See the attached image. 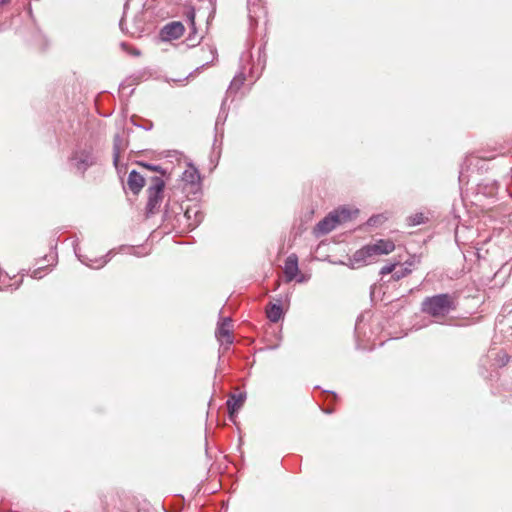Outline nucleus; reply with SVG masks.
<instances>
[{"label":"nucleus","instance_id":"nucleus-3","mask_svg":"<svg viewBox=\"0 0 512 512\" xmlns=\"http://www.w3.org/2000/svg\"><path fill=\"white\" fill-rule=\"evenodd\" d=\"M165 182L160 177H153L151 180V184L147 189L148 193V202H147V213L155 214L161 205L163 199Z\"/></svg>","mask_w":512,"mask_h":512},{"label":"nucleus","instance_id":"nucleus-27","mask_svg":"<svg viewBox=\"0 0 512 512\" xmlns=\"http://www.w3.org/2000/svg\"><path fill=\"white\" fill-rule=\"evenodd\" d=\"M133 54L139 55V52L138 51H133Z\"/></svg>","mask_w":512,"mask_h":512},{"label":"nucleus","instance_id":"nucleus-18","mask_svg":"<svg viewBox=\"0 0 512 512\" xmlns=\"http://www.w3.org/2000/svg\"><path fill=\"white\" fill-rule=\"evenodd\" d=\"M410 273H411V269H410L409 266L396 264V268L393 271V274H392L391 278L394 281H398V280L406 277Z\"/></svg>","mask_w":512,"mask_h":512},{"label":"nucleus","instance_id":"nucleus-7","mask_svg":"<svg viewBox=\"0 0 512 512\" xmlns=\"http://www.w3.org/2000/svg\"><path fill=\"white\" fill-rule=\"evenodd\" d=\"M184 26L181 22L175 21L165 25L160 32L161 39L171 41L180 38L184 33Z\"/></svg>","mask_w":512,"mask_h":512},{"label":"nucleus","instance_id":"nucleus-19","mask_svg":"<svg viewBox=\"0 0 512 512\" xmlns=\"http://www.w3.org/2000/svg\"><path fill=\"white\" fill-rule=\"evenodd\" d=\"M396 264L397 263H390V264L383 266L380 270V275L385 276L388 274H393V271L396 268Z\"/></svg>","mask_w":512,"mask_h":512},{"label":"nucleus","instance_id":"nucleus-12","mask_svg":"<svg viewBox=\"0 0 512 512\" xmlns=\"http://www.w3.org/2000/svg\"><path fill=\"white\" fill-rule=\"evenodd\" d=\"M144 184L145 179L140 173L135 170H132L129 173L127 185L135 195L141 191V189L144 187Z\"/></svg>","mask_w":512,"mask_h":512},{"label":"nucleus","instance_id":"nucleus-26","mask_svg":"<svg viewBox=\"0 0 512 512\" xmlns=\"http://www.w3.org/2000/svg\"><path fill=\"white\" fill-rule=\"evenodd\" d=\"M49 257L51 258V260H54V259H55V256H54V255H50Z\"/></svg>","mask_w":512,"mask_h":512},{"label":"nucleus","instance_id":"nucleus-24","mask_svg":"<svg viewBox=\"0 0 512 512\" xmlns=\"http://www.w3.org/2000/svg\"><path fill=\"white\" fill-rule=\"evenodd\" d=\"M9 1L10 0H0V6L7 4Z\"/></svg>","mask_w":512,"mask_h":512},{"label":"nucleus","instance_id":"nucleus-10","mask_svg":"<svg viewBox=\"0 0 512 512\" xmlns=\"http://www.w3.org/2000/svg\"><path fill=\"white\" fill-rule=\"evenodd\" d=\"M184 218L186 219L187 226L190 229L196 228L201 221L203 220V214L198 209L197 206L188 207L184 213Z\"/></svg>","mask_w":512,"mask_h":512},{"label":"nucleus","instance_id":"nucleus-23","mask_svg":"<svg viewBox=\"0 0 512 512\" xmlns=\"http://www.w3.org/2000/svg\"><path fill=\"white\" fill-rule=\"evenodd\" d=\"M145 167H147L148 169H150L152 171H160V167L156 166V165L146 164Z\"/></svg>","mask_w":512,"mask_h":512},{"label":"nucleus","instance_id":"nucleus-16","mask_svg":"<svg viewBox=\"0 0 512 512\" xmlns=\"http://www.w3.org/2000/svg\"><path fill=\"white\" fill-rule=\"evenodd\" d=\"M266 314H267L268 319L271 322H273V323L278 322L282 318V315H283V310H282L281 305L276 304V303H271L266 309Z\"/></svg>","mask_w":512,"mask_h":512},{"label":"nucleus","instance_id":"nucleus-21","mask_svg":"<svg viewBox=\"0 0 512 512\" xmlns=\"http://www.w3.org/2000/svg\"><path fill=\"white\" fill-rule=\"evenodd\" d=\"M127 249H128V253L138 256V257L144 256L147 254V252L142 251L144 249L143 247H129Z\"/></svg>","mask_w":512,"mask_h":512},{"label":"nucleus","instance_id":"nucleus-14","mask_svg":"<svg viewBox=\"0 0 512 512\" xmlns=\"http://www.w3.org/2000/svg\"><path fill=\"white\" fill-rule=\"evenodd\" d=\"M246 399L245 393H239V394H232L228 401H227V407L229 410L230 418L233 417L235 413L238 412V410L242 407L244 401Z\"/></svg>","mask_w":512,"mask_h":512},{"label":"nucleus","instance_id":"nucleus-5","mask_svg":"<svg viewBox=\"0 0 512 512\" xmlns=\"http://www.w3.org/2000/svg\"><path fill=\"white\" fill-rule=\"evenodd\" d=\"M373 252L374 250L370 248L369 244L363 246L361 249L357 250L349 259L350 267L356 269L375 262L377 259Z\"/></svg>","mask_w":512,"mask_h":512},{"label":"nucleus","instance_id":"nucleus-9","mask_svg":"<svg viewBox=\"0 0 512 512\" xmlns=\"http://www.w3.org/2000/svg\"><path fill=\"white\" fill-rule=\"evenodd\" d=\"M298 257L295 254L289 255L285 260L284 273L288 282L294 280L298 274Z\"/></svg>","mask_w":512,"mask_h":512},{"label":"nucleus","instance_id":"nucleus-1","mask_svg":"<svg viewBox=\"0 0 512 512\" xmlns=\"http://www.w3.org/2000/svg\"><path fill=\"white\" fill-rule=\"evenodd\" d=\"M457 305V296L455 294L442 293L424 298L421 303V311L440 320L455 311Z\"/></svg>","mask_w":512,"mask_h":512},{"label":"nucleus","instance_id":"nucleus-15","mask_svg":"<svg viewBox=\"0 0 512 512\" xmlns=\"http://www.w3.org/2000/svg\"><path fill=\"white\" fill-rule=\"evenodd\" d=\"M126 144L123 137L120 134H116L114 136V144H113V162L117 167L120 155L125 150Z\"/></svg>","mask_w":512,"mask_h":512},{"label":"nucleus","instance_id":"nucleus-8","mask_svg":"<svg viewBox=\"0 0 512 512\" xmlns=\"http://www.w3.org/2000/svg\"><path fill=\"white\" fill-rule=\"evenodd\" d=\"M370 248L374 250L376 259L381 255H388L395 249V244L389 239H379L374 243L369 244Z\"/></svg>","mask_w":512,"mask_h":512},{"label":"nucleus","instance_id":"nucleus-20","mask_svg":"<svg viewBox=\"0 0 512 512\" xmlns=\"http://www.w3.org/2000/svg\"><path fill=\"white\" fill-rule=\"evenodd\" d=\"M46 271V267L40 266L37 269H34L31 273V277L34 279H41L43 277V273Z\"/></svg>","mask_w":512,"mask_h":512},{"label":"nucleus","instance_id":"nucleus-11","mask_svg":"<svg viewBox=\"0 0 512 512\" xmlns=\"http://www.w3.org/2000/svg\"><path fill=\"white\" fill-rule=\"evenodd\" d=\"M182 181L189 184L192 189H198L200 185V174L194 166H189L182 173Z\"/></svg>","mask_w":512,"mask_h":512},{"label":"nucleus","instance_id":"nucleus-28","mask_svg":"<svg viewBox=\"0 0 512 512\" xmlns=\"http://www.w3.org/2000/svg\"><path fill=\"white\" fill-rule=\"evenodd\" d=\"M420 223H421L420 220H417L414 222V224H420Z\"/></svg>","mask_w":512,"mask_h":512},{"label":"nucleus","instance_id":"nucleus-13","mask_svg":"<svg viewBox=\"0 0 512 512\" xmlns=\"http://www.w3.org/2000/svg\"><path fill=\"white\" fill-rule=\"evenodd\" d=\"M75 253H76L78 259L81 261V263L87 265L88 267L98 269L108 263V261L110 260V255L112 254V251H109L107 253V255L104 257L95 258V259H89L87 256L79 255L76 250H75Z\"/></svg>","mask_w":512,"mask_h":512},{"label":"nucleus","instance_id":"nucleus-17","mask_svg":"<svg viewBox=\"0 0 512 512\" xmlns=\"http://www.w3.org/2000/svg\"><path fill=\"white\" fill-rule=\"evenodd\" d=\"M244 80H245V77H244L243 72H240L239 74L235 75V77L231 81L230 86L227 90V95L236 93L243 85Z\"/></svg>","mask_w":512,"mask_h":512},{"label":"nucleus","instance_id":"nucleus-25","mask_svg":"<svg viewBox=\"0 0 512 512\" xmlns=\"http://www.w3.org/2000/svg\"><path fill=\"white\" fill-rule=\"evenodd\" d=\"M220 121H221V114H219V116L217 117L216 125H218Z\"/></svg>","mask_w":512,"mask_h":512},{"label":"nucleus","instance_id":"nucleus-2","mask_svg":"<svg viewBox=\"0 0 512 512\" xmlns=\"http://www.w3.org/2000/svg\"><path fill=\"white\" fill-rule=\"evenodd\" d=\"M357 211H351L347 208H341L329 213L322 219L315 227L317 235H324L331 232L338 224L345 222L352 218V214Z\"/></svg>","mask_w":512,"mask_h":512},{"label":"nucleus","instance_id":"nucleus-4","mask_svg":"<svg viewBox=\"0 0 512 512\" xmlns=\"http://www.w3.org/2000/svg\"><path fill=\"white\" fill-rule=\"evenodd\" d=\"M69 161L78 172L84 173L95 163L92 148L90 146L77 147L69 158Z\"/></svg>","mask_w":512,"mask_h":512},{"label":"nucleus","instance_id":"nucleus-22","mask_svg":"<svg viewBox=\"0 0 512 512\" xmlns=\"http://www.w3.org/2000/svg\"><path fill=\"white\" fill-rule=\"evenodd\" d=\"M188 18H189V20H190V22H191V26H192V28H193V30H194V29H195V22H194V19H195V13H194V11H193V10H192V11H189V13H188Z\"/></svg>","mask_w":512,"mask_h":512},{"label":"nucleus","instance_id":"nucleus-6","mask_svg":"<svg viewBox=\"0 0 512 512\" xmlns=\"http://www.w3.org/2000/svg\"><path fill=\"white\" fill-rule=\"evenodd\" d=\"M232 320L230 317H225L218 322L215 335L221 343L228 345L232 344L233 337L231 335Z\"/></svg>","mask_w":512,"mask_h":512}]
</instances>
